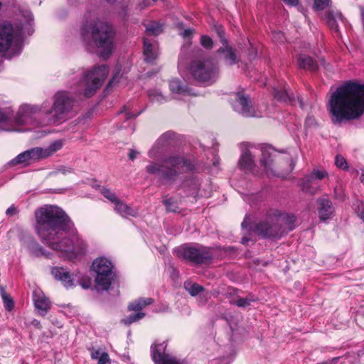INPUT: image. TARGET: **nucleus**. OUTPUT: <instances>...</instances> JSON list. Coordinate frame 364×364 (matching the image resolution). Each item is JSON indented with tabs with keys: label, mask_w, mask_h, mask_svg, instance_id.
<instances>
[{
	"label": "nucleus",
	"mask_w": 364,
	"mask_h": 364,
	"mask_svg": "<svg viewBox=\"0 0 364 364\" xmlns=\"http://www.w3.org/2000/svg\"><path fill=\"white\" fill-rule=\"evenodd\" d=\"M36 232L41 242L60 257L72 258L85 252L87 245L79 237L74 224L65 213L54 205L36 210Z\"/></svg>",
	"instance_id": "1"
},
{
	"label": "nucleus",
	"mask_w": 364,
	"mask_h": 364,
	"mask_svg": "<svg viewBox=\"0 0 364 364\" xmlns=\"http://www.w3.org/2000/svg\"><path fill=\"white\" fill-rule=\"evenodd\" d=\"M328 109L333 123L355 119L364 113V84L348 82L331 95Z\"/></svg>",
	"instance_id": "2"
},
{
	"label": "nucleus",
	"mask_w": 364,
	"mask_h": 364,
	"mask_svg": "<svg viewBox=\"0 0 364 364\" xmlns=\"http://www.w3.org/2000/svg\"><path fill=\"white\" fill-rule=\"evenodd\" d=\"M80 34L87 46L100 50L102 58H107L112 53L115 32L107 22L100 19L86 21L81 27Z\"/></svg>",
	"instance_id": "3"
},
{
	"label": "nucleus",
	"mask_w": 364,
	"mask_h": 364,
	"mask_svg": "<svg viewBox=\"0 0 364 364\" xmlns=\"http://www.w3.org/2000/svg\"><path fill=\"white\" fill-rule=\"evenodd\" d=\"M46 107L45 105L41 107L35 105H23L19 108L14 119L9 118L6 111L0 109V129L7 132H21L23 129L18 127L36 123L37 116L41 112L43 113Z\"/></svg>",
	"instance_id": "4"
},
{
	"label": "nucleus",
	"mask_w": 364,
	"mask_h": 364,
	"mask_svg": "<svg viewBox=\"0 0 364 364\" xmlns=\"http://www.w3.org/2000/svg\"><path fill=\"white\" fill-rule=\"evenodd\" d=\"M194 166L186 158L180 156H171L166 158L163 164L151 163L146 167L149 174L156 175L165 180H172L183 172L192 171Z\"/></svg>",
	"instance_id": "5"
},
{
	"label": "nucleus",
	"mask_w": 364,
	"mask_h": 364,
	"mask_svg": "<svg viewBox=\"0 0 364 364\" xmlns=\"http://www.w3.org/2000/svg\"><path fill=\"white\" fill-rule=\"evenodd\" d=\"M53 106L43 111L48 124L61 123L68 119L74 106L75 98L68 92L58 91L53 97Z\"/></svg>",
	"instance_id": "6"
},
{
	"label": "nucleus",
	"mask_w": 364,
	"mask_h": 364,
	"mask_svg": "<svg viewBox=\"0 0 364 364\" xmlns=\"http://www.w3.org/2000/svg\"><path fill=\"white\" fill-rule=\"evenodd\" d=\"M260 155V164L268 171L271 170L272 162L275 154V151L269 146L257 149L255 146H250L247 150L242 152L240 156L238 164L245 171L251 172L254 174L257 173L255 158Z\"/></svg>",
	"instance_id": "7"
},
{
	"label": "nucleus",
	"mask_w": 364,
	"mask_h": 364,
	"mask_svg": "<svg viewBox=\"0 0 364 364\" xmlns=\"http://www.w3.org/2000/svg\"><path fill=\"white\" fill-rule=\"evenodd\" d=\"M23 38L21 31L9 23L0 25V53H8L11 57L18 55L22 50Z\"/></svg>",
	"instance_id": "8"
},
{
	"label": "nucleus",
	"mask_w": 364,
	"mask_h": 364,
	"mask_svg": "<svg viewBox=\"0 0 364 364\" xmlns=\"http://www.w3.org/2000/svg\"><path fill=\"white\" fill-rule=\"evenodd\" d=\"M109 73L107 65H102L93 68L92 70L84 74L83 77L77 82V93L86 97L92 96L96 90L102 85Z\"/></svg>",
	"instance_id": "9"
},
{
	"label": "nucleus",
	"mask_w": 364,
	"mask_h": 364,
	"mask_svg": "<svg viewBox=\"0 0 364 364\" xmlns=\"http://www.w3.org/2000/svg\"><path fill=\"white\" fill-rule=\"evenodd\" d=\"M250 224L251 218L246 215L242 223V229L250 228V230H252L264 238L280 237L282 235V228L277 223V213L274 210L269 213L253 227Z\"/></svg>",
	"instance_id": "10"
},
{
	"label": "nucleus",
	"mask_w": 364,
	"mask_h": 364,
	"mask_svg": "<svg viewBox=\"0 0 364 364\" xmlns=\"http://www.w3.org/2000/svg\"><path fill=\"white\" fill-rule=\"evenodd\" d=\"M190 71L195 80L206 85L213 83L219 75L218 65L210 58L193 60L191 65Z\"/></svg>",
	"instance_id": "11"
},
{
	"label": "nucleus",
	"mask_w": 364,
	"mask_h": 364,
	"mask_svg": "<svg viewBox=\"0 0 364 364\" xmlns=\"http://www.w3.org/2000/svg\"><path fill=\"white\" fill-rule=\"evenodd\" d=\"M92 268L97 274L95 283L97 290H108L114 278L112 262L105 257H99L93 261Z\"/></svg>",
	"instance_id": "12"
},
{
	"label": "nucleus",
	"mask_w": 364,
	"mask_h": 364,
	"mask_svg": "<svg viewBox=\"0 0 364 364\" xmlns=\"http://www.w3.org/2000/svg\"><path fill=\"white\" fill-rule=\"evenodd\" d=\"M177 254L179 257L195 264H208L213 255L210 251L203 246L199 245H186L177 249Z\"/></svg>",
	"instance_id": "13"
},
{
	"label": "nucleus",
	"mask_w": 364,
	"mask_h": 364,
	"mask_svg": "<svg viewBox=\"0 0 364 364\" xmlns=\"http://www.w3.org/2000/svg\"><path fill=\"white\" fill-rule=\"evenodd\" d=\"M230 104L235 112L245 117H261L260 112L256 111L247 95L243 92L234 93L230 98Z\"/></svg>",
	"instance_id": "14"
},
{
	"label": "nucleus",
	"mask_w": 364,
	"mask_h": 364,
	"mask_svg": "<svg viewBox=\"0 0 364 364\" xmlns=\"http://www.w3.org/2000/svg\"><path fill=\"white\" fill-rule=\"evenodd\" d=\"M166 344L162 343L151 347V356L156 364H181L173 356L166 353Z\"/></svg>",
	"instance_id": "15"
},
{
	"label": "nucleus",
	"mask_w": 364,
	"mask_h": 364,
	"mask_svg": "<svg viewBox=\"0 0 364 364\" xmlns=\"http://www.w3.org/2000/svg\"><path fill=\"white\" fill-rule=\"evenodd\" d=\"M64 144L61 139L55 140L50 144L47 147H34L32 148L36 161H40L52 156L55 153L60 150Z\"/></svg>",
	"instance_id": "16"
},
{
	"label": "nucleus",
	"mask_w": 364,
	"mask_h": 364,
	"mask_svg": "<svg viewBox=\"0 0 364 364\" xmlns=\"http://www.w3.org/2000/svg\"><path fill=\"white\" fill-rule=\"evenodd\" d=\"M317 204L318 205V212L321 220L325 221L333 215L334 208L328 198H319L317 200Z\"/></svg>",
	"instance_id": "17"
},
{
	"label": "nucleus",
	"mask_w": 364,
	"mask_h": 364,
	"mask_svg": "<svg viewBox=\"0 0 364 364\" xmlns=\"http://www.w3.org/2000/svg\"><path fill=\"white\" fill-rule=\"evenodd\" d=\"M274 212L277 213V220L278 224H279V226L282 228V235L294 228L296 217L294 215L281 213L278 210H274Z\"/></svg>",
	"instance_id": "18"
},
{
	"label": "nucleus",
	"mask_w": 364,
	"mask_h": 364,
	"mask_svg": "<svg viewBox=\"0 0 364 364\" xmlns=\"http://www.w3.org/2000/svg\"><path fill=\"white\" fill-rule=\"evenodd\" d=\"M33 301L35 307L39 311V314L45 316L50 306L48 299L40 290H36L33 292Z\"/></svg>",
	"instance_id": "19"
},
{
	"label": "nucleus",
	"mask_w": 364,
	"mask_h": 364,
	"mask_svg": "<svg viewBox=\"0 0 364 364\" xmlns=\"http://www.w3.org/2000/svg\"><path fill=\"white\" fill-rule=\"evenodd\" d=\"M51 273L56 279L61 281L66 288L72 287L75 285L73 278L65 269L55 267L51 269Z\"/></svg>",
	"instance_id": "20"
},
{
	"label": "nucleus",
	"mask_w": 364,
	"mask_h": 364,
	"mask_svg": "<svg viewBox=\"0 0 364 364\" xmlns=\"http://www.w3.org/2000/svg\"><path fill=\"white\" fill-rule=\"evenodd\" d=\"M221 41L223 46L220 48L217 53L223 54V58L227 65H232L236 64L238 60L235 50L227 44V41L225 38H222Z\"/></svg>",
	"instance_id": "21"
},
{
	"label": "nucleus",
	"mask_w": 364,
	"mask_h": 364,
	"mask_svg": "<svg viewBox=\"0 0 364 364\" xmlns=\"http://www.w3.org/2000/svg\"><path fill=\"white\" fill-rule=\"evenodd\" d=\"M326 20L329 28L336 32L338 31V22H343V16L338 11H328L326 14Z\"/></svg>",
	"instance_id": "22"
},
{
	"label": "nucleus",
	"mask_w": 364,
	"mask_h": 364,
	"mask_svg": "<svg viewBox=\"0 0 364 364\" xmlns=\"http://www.w3.org/2000/svg\"><path fill=\"white\" fill-rule=\"evenodd\" d=\"M33 151L32 149L26 150L21 154H19L17 156H16L14 159L10 161V164L12 165L16 164H23L24 166L29 165L33 162H36V159L33 155Z\"/></svg>",
	"instance_id": "23"
},
{
	"label": "nucleus",
	"mask_w": 364,
	"mask_h": 364,
	"mask_svg": "<svg viewBox=\"0 0 364 364\" xmlns=\"http://www.w3.org/2000/svg\"><path fill=\"white\" fill-rule=\"evenodd\" d=\"M144 54L148 63H152L158 55L157 46L146 38L144 39Z\"/></svg>",
	"instance_id": "24"
},
{
	"label": "nucleus",
	"mask_w": 364,
	"mask_h": 364,
	"mask_svg": "<svg viewBox=\"0 0 364 364\" xmlns=\"http://www.w3.org/2000/svg\"><path fill=\"white\" fill-rule=\"evenodd\" d=\"M114 205V210L116 212L124 218H127L129 216L136 217L138 213L136 210L132 208L127 204L119 200H118Z\"/></svg>",
	"instance_id": "25"
},
{
	"label": "nucleus",
	"mask_w": 364,
	"mask_h": 364,
	"mask_svg": "<svg viewBox=\"0 0 364 364\" xmlns=\"http://www.w3.org/2000/svg\"><path fill=\"white\" fill-rule=\"evenodd\" d=\"M169 86L170 90L173 93L182 95H193L191 90L178 79L171 80L170 81Z\"/></svg>",
	"instance_id": "26"
},
{
	"label": "nucleus",
	"mask_w": 364,
	"mask_h": 364,
	"mask_svg": "<svg viewBox=\"0 0 364 364\" xmlns=\"http://www.w3.org/2000/svg\"><path fill=\"white\" fill-rule=\"evenodd\" d=\"M298 65L300 68L309 70L311 71H314L318 68L316 62H315L311 57L304 54H300L299 55Z\"/></svg>",
	"instance_id": "27"
},
{
	"label": "nucleus",
	"mask_w": 364,
	"mask_h": 364,
	"mask_svg": "<svg viewBox=\"0 0 364 364\" xmlns=\"http://www.w3.org/2000/svg\"><path fill=\"white\" fill-rule=\"evenodd\" d=\"M154 300L151 298H139L133 302L130 303L128 306L129 311L136 312H141V311L153 303Z\"/></svg>",
	"instance_id": "28"
},
{
	"label": "nucleus",
	"mask_w": 364,
	"mask_h": 364,
	"mask_svg": "<svg viewBox=\"0 0 364 364\" xmlns=\"http://www.w3.org/2000/svg\"><path fill=\"white\" fill-rule=\"evenodd\" d=\"M163 31V25L156 21H152L146 25V32L149 36H158Z\"/></svg>",
	"instance_id": "29"
},
{
	"label": "nucleus",
	"mask_w": 364,
	"mask_h": 364,
	"mask_svg": "<svg viewBox=\"0 0 364 364\" xmlns=\"http://www.w3.org/2000/svg\"><path fill=\"white\" fill-rule=\"evenodd\" d=\"M274 98L281 102L291 101L294 99L293 94L289 92L286 88H284V90H278L277 89H274Z\"/></svg>",
	"instance_id": "30"
},
{
	"label": "nucleus",
	"mask_w": 364,
	"mask_h": 364,
	"mask_svg": "<svg viewBox=\"0 0 364 364\" xmlns=\"http://www.w3.org/2000/svg\"><path fill=\"white\" fill-rule=\"evenodd\" d=\"M184 288L193 296L198 295L203 291V287L201 285L189 281L184 282Z\"/></svg>",
	"instance_id": "31"
},
{
	"label": "nucleus",
	"mask_w": 364,
	"mask_h": 364,
	"mask_svg": "<svg viewBox=\"0 0 364 364\" xmlns=\"http://www.w3.org/2000/svg\"><path fill=\"white\" fill-rule=\"evenodd\" d=\"M148 96L152 102L162 104L167 102V98L164 96L159 90H149L148 92Z\"/></svg>",
	"instance_id": "32"
},
{
	"label": "nucleus",
	"mask_w": 364,
	"mask_h": 364,
	"mask_svg": "<svg viewBox=\"0 0 364 364\" xmlns=\"http://www.w3.org/2000/svg\"><path fill=\"white\" fill-rule=\"evenodd\" d=\"M313 181L314 178L311 175L306 176L300 182L301 190L314 194L315 191L311 190V184L313 183Z\"/></svg>",
	"instance_id": "33"
},
{
	"label": "nucleus",
	"mask_w": 364,
	"mask_h": 364,
	"mask_svg": "<svg viewBox=\"0 0 364 364\" xmlns=\"http://www.w3.org/2000/svg\"><path fill=\"white\" fill-rule=\"evenodd\" d=\"M145 316V314L143 312H136L135 314H132L125 318H124L122 321L125 325H129L132 323L136 322L139 320L143 318Z\"/></svg>",
	"instance_id": "34"
},
{
	"label": "nucleus",
	"mask_w": 364,
	"mask_h": 364,
	"mask_svg": "<svg viewBox=\"0 0 364 364\" xmlns=\"http://www.w3.org/2000/svg\"><path fill=\"white\" fill-rule=\"evenodd\" d=\"M1 295L4 301V307L6 310L11 311L14 308V301L8 295L3 287L1 288Z\"/></svg>",
	"instance_id": "35"
},
{
	"label": "nucleus",
	"mask_w": 364,
	"mask_h": 364,
	"mask_svg": "<svg viewBox=\"0 0 364 364\" xmlns=\"http://www.w3.org/2000/svg\"><path fill=\"white\" fill-rule=\"evenodd\" d=\"M256 301V299L252 296L246 298H239L235 301V304L239 307H246L251 304L252 302Z\"/></svg>",
	"instance_id": "36"
},
{
	"label": "nucleus",
	"mask_w": 364,
	"mask_h": 364,
	"mask_svg": "<svg viewBox=\"0 0 364 364\" xmlns=\"http://www.w3.org/2000/svg\"><path fill=\"white\" fill-rule=\"evenodd\" d=\"M101 193L105 198H106L113 203H115L119 200L115 193L112 192L111 190H109V188L105 187L102 188L101 189Z\"/></svg>",
	"instance_id": "37"
},
{
	"label": "nucleus",
	"mask_w": 364,
	"mask_h": 364,
	"mask_svg": "<svg viewBox=\"0 0 364 364\" xmlns=\"http://www.w3.org/2000/svg\"><path fill=\"white\" fill-rule=\"evenodd\" d=\"M32 251H33V254L37 257L44 256L46 258H49L50 257V255H52L51 253L46 251L43 247L40 246L39 245H35Z\"/></svg>",
	"instance_id": "38"
},
{
	"label": "nucleus",
	"mask_w": 364,
	"mask_h": 364,
	"mask_svg": "<svg viewBox=\"0 0 364 364\" xmlns=\"http://www.w3.org/2000/svg\"><path fill=\"white\" fill-rule=\"evenodd\" d=\"M200 43L201 46L206 49H211L213 46L212 38L206 35L201 36Z\"/></svg>",
	"instance_id": "39"
},
{
	"label": "nucleus",
	"mask_w": 364,
	"mask_h": 364,
	"mask_svg": "<svg viewBox=\"0 0 364 364\" xmlns=\"http://www.w3.org/2000/svg\"><path fill=\"white\" fill-rule=\"evenodd\" d=\"M174 136V134L173 132H166L163 134L160 138L157 140L156 144H161L164 145L165 144L168 143V141L171 139H172Z\"/></svg>",
	"instance_id": "40"
},
{
	"label": "nucleus",
	"mask_w": 364,
	"mask_h": 364,
	"mask_svg": "<svg viewBox=\"0 0 364 364\" xmlns=\"http://www.w3.org/2000/svg\"><path fill=\"white\" fill-rule=\"evenodd\" d=\"M310 175L314 179L322 180L328 176V173L325 170L314 169Z\"/></svg>",
	"instance_id": "41"
},
{
	"label": "nucleus",
	"mask_w": 364,
	"mask_h": 364,
	"mask_svg": "<svg viewBox=\"0 0 364 364\" xmlns=\"http://www.w3.org/2000/svg\"><path fill=\"white\" fill-rule=\"evenodd\" d=\"M330 0H314L313 8L316 11L323 10L329 3Z\"/></svg>",
	"instance_id": "42"
},
{
	"label": "nucleus",
	"mask_w": 364,
	"mask_h": 364,
	"mask_svg": "<svg viewBox=\"0 0 364 364\" xmlns=\"http://www.w3.org/2000/svg\"><path fill=\"white\" fill-rule=\"evenodd\" d=\"M335 164L337 167L343 170H346L348 168L347 162L342 156H336L335 159Z\"/></svg>",
	"instance_id": "43"
},
{
	"label": "nucleus",
	"mask_w": 364,
	"mask_h": 364,
	"mask_svg": "<svg viewBox=\"0 0 364 364\" xmlns=\"http://www.w3.org/2000/svg\"><path fill=\"white\" fill-rule=\"evenodd\" d=\"M272 38L276 43H283L285 40V36L282 32L274 31L272 33Z\"/></svg>",
	"instance_id": "44"
},
{
	"label": "nucleus",
	"mask_w": 364,
	"mask_h": 364,
	"mask_svg": "<svg viewBox=\"0 0 364 364\" xmlns=\"http://www.w3.org/2000/svg\"><path fill=\"white\" fill-rule=\"evenodd\" d=\"M165 205L168 211H176L177 206L175 200L173 198H168L164 200Z\"/></svg>",
	"instance_id": "45"
},
{
	"label": "nucleus",
	"mask_w": 364,
	"mask_h": 364,
	"mask_svg": "<svg viewBox=\"0 0 364 364\" xmlns=\"http://www.w3.org/2000/svg\"><path fill=\"white\" fill-rule=\"evenodd\" d=\"M316 124V119L314 116H308L305 120V125L308 127H314Z\"/></svg>",
	"instance_id": "46"
},
{
	"label": "nucleus",
	"mask_w": 364,
	"mask_h": 364,
	"mask_svg": "<svg viewBox=\"0 0 364 364\" xmlns=\"http://www.w3.org/2000/svg\"><path fill=\"white\" fill-rule=\"evenodd\" d=\"M57 173H61L63 174H68L73 172V168L71 167L62 166L59 167L56 171Z\"/></svg>",
	"instance_id": "47"
},
{
	"label": "nucleus",
	"mask_w": 364,
	"mask_h": 364,
	"mask_svg": "<svg viewBox=\"0 0 364 364\" xmlns=\"http://www.w3.org/2000/svg\"><path fill=\"white\" fill-rule=\"evenodd\" d=\"M109 355L107 353H102L98 360V364H106L109 361Z\"/></svg>",
	"instance_id": "48"
},
{
	"label": "nucleus",
	"mask_w": 364,
	"mask_h": 364,
	"mask_svg": "<svg viewBox=\"0 0 364 364\" xmlns=\"http://www.w3.org/2000/svg\"><path fill=\"white\" fill-rule=\"evenodd\" d=\"M17 213V210H16V208L15 206L14 205H11L10 206L6 211V214L11 217V216H13L14 215H16Z\"/></svg>",
	"instance_id": "49"
},
{
	"label": "nucleus",
	"mask_w": 364,
	"mask_h": 364,
	"mask_svg": "<svg viewBox=\"0 0 364 364\" xmlns=\"http://www.w3.org/2000/svg\"><path fill=\"white\" fill-rule=\"evenodd\" d=\"M102 353L103 352H101L98 350H93L91 353V357L94 360H98L100 358V357L102 355Z\"/></svg>",
	"instance_id": "50"
},
{
	"label": "nucleus",
	"mask_w": 364,
	"mask_h": 364,
	"mask_svg": "<svg viewBox=\"0 0 364 364\" xmlns=\"http://www.w3.org/2000/svg\"><path fill=\"white\" fill-rule=\"evenodd\" d=\"M194 30L193 29H191V28H188V29H186L183 31V32L182 33V36L184 37V38H189L192 36Z\"/></svg>",
	"instance_id": "51"
},
{
	"label": "nucleus",
	"mask_w": 364,
	"mask_h": 364,
	"mask_svg": "<svg viewBox=\"0 0 364 364\" xmlns=\"http://www.w3.org/2000/svg\"><path fill=\"white\" fill-rule=\"evenodd\" d=\"M139 153L138 151H136V150H134V149H131L129 153V158L133 161L134 160L137 155L139 154Z\"/></svg>",
	"instance_id": "52"
},
{
	"label": "nucleus",
	"mask_w": 364,
	"mask_h": 364,
	"mask_svg": "<svg viewBox=\"0 0 364 364\" xmlns=\"http://www.w3.org/2000/svg\"><path fill=\"white\" fill-rule=\"evenodd\" d=\"M283 1L286 4L291 6H296L299 4V0H283Z\"/></svg>",
	"instance_id": "53"
},
{
	"label": "nucleus",
	"mask_w": 364,
	"mask_h": 364,
	"mask_svg": "<svg viewBox=\"0 0 364 364\" xmlns=\"http://www.w3.org/2000/svg\"><path fill=\"white\" fill-rule=\"evenodd\" d=\"M199 186H200L199 181L196 180V179H193V182L191 183L192 189L194 191H196V190H198Z\"/></svg>",
	"instance_id": "54"
},
{
	"label": "nucleus",
	"mask_w": 364,
	"mask_h": 364,
	"mask_svg": "<svg viewBox=\"0 0 364 364\" xmlns=\"http://www.w3.org/2000/svg\"><path fill=\"white\" fill-rule=\"evenodd\" d=\"M24 16L28 23H30L33 20V14L30 11H26Z\"/></svg>",
	"instance_id": "55"
},
{
	"label": "nucleus",
	"mask_w": 364,
	"mask_h": 364,
	"mask_svg": "<svg viewBox=\"0 0 364 364\" xmlns=\"http://www.w3.org/2000/svg\"><path fill=\"white\" fill-rule=\"evenodd\" d=\"M156 146H154L149 151V157L152 159H155L156 157Z\"/></svg>",
	"instance_id": "56"
},
{
	"label": "nucleus",
	"mask_w": 364,
	"mask_h": 364,
	"mask_svg": "<svg viewBox=\"0 0 364 364\" xmlns=\"http://www.w3.org/2000/svg\"><path fill=\"white\" fill-rule=\"evenodd\" d=\"M123 112L124 113V117H125L126 119H129L132 117H136V115H134L130 112L127 111L126 109H124V111L122 112V113H123Z\"/></svg>",
	"instance_id": "57"
},
{
	"label": "nucleus",
	"mask_w": 364,
	"mask_h": 364,
	"mask_svg": "<svg viewBox=\"0 0 364 364\" xmlns=\"http://www.w3.org/2000/svg\"><path fill=\"white\" fill-rule=\"evenodd\" d=\"M338 358H333L331 360L329 361H324L321 362L317 364H336V363L338 361Z\"/></svg>",
	"instance_id": "58"
},
{
	"label": "nucleus",
	"mask_w": 364,
	"mask_h": 364,
	"mask_svg": "<svg viewBox=\"0 0 364 364\" xmlns=\"http://www.w3.org/2000/svg\"><path fill=\"white\" fill-rule=\"evenodd\" d=\"M194 52H195L196 55H198V56H200L203 54V51L199 48H196L194 50Z\"/></svg>",
	"instance_id": "59"
},
{
	"label": "nucleus",
	"mask_w": 364,
	"mask_h": 364,
	"mask_svg": "<svg viewBox=\"0 0 364 364\" xmlns=\"http://www.w3.org/2000/svg\"><path fill=\"white\" fill-rule=\"evenodd\" d=\"M117 75H114V77L110 80V81H109V85H112L114 84L115 82H117Z\"/></svg>",
	"instance_id": "60"
},
{
	"label": "nucleus",
	"mask_w": 364,
	"mask_h": 364,
	"mask_svg": "<svg viewBox=\"0 0 364 364\" xmlns=\"http://www.w3.org/2000/svg\"><path fill=\"white\" fill-rule=\"evenodd\" d=\"M250 241V239L247 237H243L242 238V240H241V242L243 244V245H247L248 242Z\"/></svg>",
	"instance_id": "61"
},
{
	"label": "nucleus",
	"mask_w": 364,
	"mask_h": 364,
	"mask_svg": "<svg viewBox=\"0 0 364 364\" xmlns=\"http://www.w3.org/2000/svg\"><path fill=\"white\" fill-rule=\"evenodd\" d=\"M359 216H360V219L363 220V222L364 223V208H363V210L360 213Z\"/></svg>",
	"instance_id": "62"
},
{
	"label": "nucleus",
	"mask_w": 364,
	"mask_h": 364,
	"mask_svg": "<svg viewBox=\"0 0 364 364\" xmlns=\"http://www.w3.org/2000/svg\"><path fill=\"white\" fill-rule=\"evenodd\" d=\"M82 287L83 289H88L89 288V284H81Z\"/></svg>",
	"instance_id": "63"
},
{
	"label": "nucleus",
	"mask_w": 364,
	"mask_h": 364,
	"mask_svg": "<svg viewBox=\"0 0 364 364\" xmlns=\"http://www.w3.org/2000/svg\"><path fill=\"white\" fill-rule=\"evenodd\" d=\"M360 181L363 183H364V172L362 173L360 176Z\"/></svg>",
	"instance_id": "64"
}]
</instances>
